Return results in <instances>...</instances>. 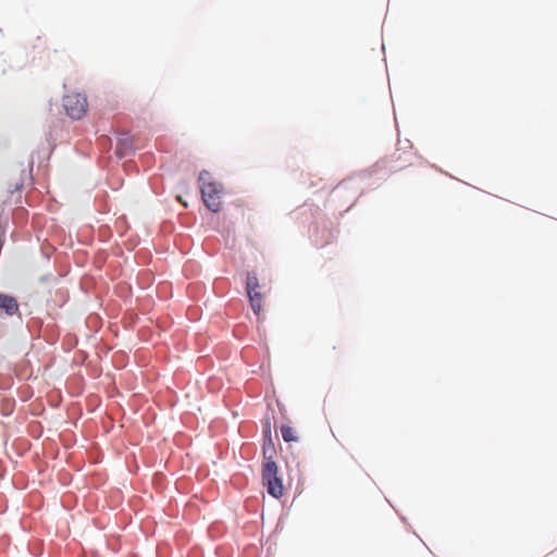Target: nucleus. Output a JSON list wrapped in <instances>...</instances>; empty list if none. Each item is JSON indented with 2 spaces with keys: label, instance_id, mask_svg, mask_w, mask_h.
<instances>
[{
  "label": "nucleus",
  "instance_id": "f257e3e1",
  "mask_svg": "<svg viewBox=\"0 0 557 557\" xmlns=\"http://www.w3.org/2000/svg\"><path fill=\"white\" fill-rule=\"evenodd\" d=\"M202 199L208 209L218 212L222 207L223 186L215 182L209 172L202 171L199 175Z\"/></svg>",
  "mask_w": 557,
  "mask_h": 557
},
{
  "label": "nucleus",
  "instance_id": "f03ea898",
  "mask_svg": "<svg viewBox=\"0 0 557 557\" xmlns=\"http://www.w3.org/2000/svg\"><path fill=\"white\" fill-rule=\"evenodd\" d=\"M277 474L278 467L276 462L268 459L262 468V482L268 493L274 498H281L284 494L282 479Z\"/></svg>",
  "mask_w": 557,
  "mask_h": 557
},
{
  "label": "nucleus",
  "instance_id": "39448f33",
  "mask_svg": "<svg viewBox=\"0 0 557 557\" xmlns=\"http://www.w3.org/2000/svg\"><path fill=\"white\" fill-rule=\"evenodd\" d=\"M0 311H4L8 315H13L18 311L17 300L9 295L0 294Z\"/></svg>",
  "mask_w": 557,
  "mask_h": 557
},
{
  "label": "nucleus",
  "instance_id": "20e7f679",
  "mask_svg": "<svg viewBox=\"0 0 557 557\" xmlns=\"http://www.w3.org/2000/svg\"><path fill=\"white\" fill-rule=\"evenodd\" d=\"M246 287L250 306L255 314L260 315L263 310V295L259 290V280L255 273H248Z\"/></svg>",
  "mask_w": 557,
  "mask_h": 557
},
{
  "label": "nucleus",
  "instance_id": "423d86ee",
  "mask_svg": "<svg viewBox=\"0 0 557 557\" xmlns=\"http://www.w3.org/2000/svg\"><path fill=\"white\" fill-rule=\"evenodd\" d=\"M132 150H133V145L127 135L125 136V138H121L119 140L116 153L120 157H124V156L128 154Z\"/></svg>",
  "mask_w": 557,
  "mask_h": 557
},
{
  "label": "nucleus",
  "instance_id": "7ed1b4c3",
  "mask_svg": "<svg viewBox=\"0 0 557 557\" xmlns=\"http://www.w3.org/2000/svg\"><path fill=\"white\" fill-rule=\"evenodd\" d=\"M87 98L79 92H69L63 98L65 113L73 120L82 119L87 112Z\"/></svg>",
  "mask_w": 557,
  "mask_h": 557
},
{
  "label": "nucleus",
  "instance_id": "0eeeda50",
  "mask_svg": "<svg viewBox=\"0 0 557 557\" xmlns=\"http://www.w3.org/2000/svg\"><path fill=\"white\" fill-rule=\"evenodd\" d=\"M281 433L285 442L297 441L296 430L289 425H282Z\"/></svg>",
  "mask_w": 557,
  "mask_h": 557
}]
</instances>
